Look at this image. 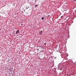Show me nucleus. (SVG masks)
Segmentation results:
<instances>
[{
    "mask_svg": "<svg viewBox=\"0 0 76 76\" xmlns=\"http://www.w3.org/2000/svg\"><path fill=\"white\" fill-rule=\"evenodd\" d=\"M19 30H17L15 33L16 34H18V33H19Z\"/></svg>",
    "mask_w": 76,
    "mask_h": 76,
    "instance_id": "nucleus-1",
    "label": "nucleus"
},
{
    "mask_svg": "<svg viewBox=\"0 0 76 76\" xmlns=\"http://www.w3.org/2000/svg\"><path fill=\"white\" fill-rule=\"evenodd\" d=\"M42 31H40L39 33V34L40 35H41L42 34Z\"/></svg>",
    "mask_w": 76,
    "mask_h": 76,
    "instance_id": "nucleus-2",
    "label": "nucleus"
},
{
    "mask_svg": "<svg viewBox=\"0 0 76 76\" xmlns=\"http://www.w3.org/2000/svg\"><path fill=\"white\" fill-rule=\"evenodd\" d=\"M35 7H38V5H35Z\"/></svg>",
    "mask_w": 76,
    "mask_h": 76,
    "instance_id": "nucleus-3",
    "label": "nucleus"
},
{
    "mask_svg": "<svg viewBox=\"0 0 76 76\" xmlns=\"http://www.w3.org/2000/svg\"><path fill=\"white\" fill-rule=\"evenodd\" d=\"M42 20L44 19V17H42Z\"/></svg>",
    "mask_w": 76,
    "mask_h": 76,
    "instance_id": "nucleus-4",
    "label": "nucleus"
},
{
    "mask_svg": "<svg viewBox=\"0 0 76 76\" xmlns=\"http://www.w3.org/2000/svg\"><path fill=\"white\" fill-rule=\"evenodd\" d=\"M44 44H45V45L46 44V43H44Z\"/></svg>",
    "mask_w": 76,
    "mask_h": 76,
    "instance_id": "nucleus-5",
    "label": "nucleus"
},
{
    "mask_svg": "<svg viewBox=\"0 0 76 76\" xmlns=\"http://www.w3.org/2000/svg\"><path fill=\"white\" fill-rule=\"evenodd\" d=\"M63 17V16H61V18H62Z\"/></svg>",
    "mask_w": 76,
    "mask_h": 76,
    "instance_id": "nucleus-6",
    "label": "nucleus"
},
{
    "mask_svg": "<svg viewBox=\"0 0 76 76\" xmlns=\"http://www.w3.org/2000/svg\"><path fill=\"white\" fill-rule=\"evenodd\" d=\"M27 9H28V7L26 8Z\"/></svg>",
    "mask_w": 76,
    "mask_h": 76,
    "instance_id": "nucleus-7",
    "label": "nucleus"
},
{
    "mask_svg": "<svg viewBox=\"0 0 76 76\" xmlns=\"http://www.w3.org/2000/svg\"><path fill=\"white\" fill-rule=\"evenodd\" d=\"M75 1H76V0H74Z\"/></svg>",
    "mask_w": 76,
    "mask_h": 76,
    "instance_id": "nucleus-8",
    "label": "nucleus"
},
{
    "mask_svg": "<svg viewBox=\"0 0 76 76\" xmlns=\"http://www.w3.org/2000/svg\"><path fill=\"white\" fill-rule=\"evenodd\" d=\"M28 8H29V7H28Z\"/></svg>",
    "mask_w": 76,
    "mask_h": 76,
    "instance_id": "nucleus-9",
    "label": "nucleus"
},
{
    "mask_svg": "<svg viewBox=\"0 0 76 76\" xmlns=\"http://www.w3.org/2000/svg\"><path fill=\"white\" fill-rule=\"evenodd\" d=\"M25 11H24V12H25Z\"/></svg>",
    "mask_w": 76,
    "mask_h": 76,
    "instance_id": "nucleus-10",
    "label": "nucleus"
}]
</instances>
